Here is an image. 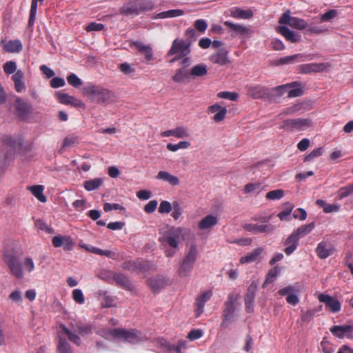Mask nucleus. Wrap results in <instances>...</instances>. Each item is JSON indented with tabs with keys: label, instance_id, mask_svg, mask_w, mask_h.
Returning a JSON list of instances; mask_svg holds the SVG:
<instances>
[{
	"label": "nucleus",
	"instance_id": "nucleus-18",
	"mask_svg": "<svg viewBox=\"0 0 353 353\" xmlns=\"http://www.w3.org/2000/svg\"><path fill=\"white\" fill-rule=\"evenodd\" d=\"M248 94L254 99H260L268 94V90L261 85H254L247 87Z\"/></svg>",
	"mask_w": 353,
	"mask_h": 353
},
{
	"label": "nucleus",
	"instance_id": "nucleus-10",
	"mask_svg": "<svg viewBox=\"0 0 353 353\" xmlns=\"http://www.w3.org/2000/svg\"><path fill=\"white\" fill-rule=\"evenodd\" d=\"M14 108V114L21 119L27 118L31 111V106L19 97L16 99Z\"/></svg>",
	"mask_w": 353,
	"mask_h": 353
},
{
	"label": "nucleus",
	"instance_id": "nucleus-59",
	"mask_svg": "<svg viewBox=\"0 0 353 353\" xmlns=\"http://www.w3.org/2000/svg\"><path fill=\"white\" fill-rule=\"evenodd\" d=\"M243 228L248 232L254 234L261 233V225L246 223L243 225Z\"/></svg>",
	"mask_w": 353,
	"mask_h": 353
},
{
	"label": "nucleus",
	"instance_id": "nucleus-13",
	"mask_svg": "<svg viewBox=\"0 0 353 353\" xmlns=\"http://www.w3.org/2000/svg\"><path fill=\"white\" fill-rule=\"evenodd\" d=\"M209 59L213 63L218 64L221 66L225 65L230 63L228 51L224 48L220 49L216 52L212 54Z\"/></svg>",
	"mask_w": 353,
	"mask_h": 353
},
{
	"label": "nucleus",
	"instance_id": "nucleus-1",
	"mask_svg": "<svg viewBox=\"0 0 353 353\" xmlns=\"http://www.w3.org/2000/svg\"><path fill=\"white\" fill-rule=\"evenodd\" d=\"M191 234L188 228L184 227H172L159 237V241L165 247L170 248L165 251V255L168 258L173 257L176 252L181 249V244L186 237Z\"/></svg>",
	"mask_w": 353,
	"mask_h": 353
},
{
	"label": "nucleus",
	"instance_id": "nucleus-7",
	"mask_svg": "<svg viewBox=\"0 0 353 353\" xmlns=\"http://www.w3.org/2000/svg\"><path fill=\"white\" fill-rule=\"evenodd\" d=\"M312 125V121L309 119H287L283 121L280 128L288 131H302Z\"/></svg>",
	"mask_w": 353,
	"mask_h": 353
},
{
	"label": "nucleus",
	"instance_id": "nucleus-37",
	"mask_svg": "<svg viewBox=\"0 0 353 353\" xmlns=\"http://www.w3.org/2000/svg\"><path fill=\"white\" fill-rule=\"evenodd\" d=\"M103 182V180L101 178H94L84 181L83 187L88 191H92L98 189L102 185Z\"/></svg>",
	"mask_w": 353,
	"mask_h": 353
},
{
	"label": "nucleus",
	"instance_id": "nucleus-29",
	"mask_svg": "<svg viewBox=\"0 0 353 353\" xmlns=\"http://www.w3.org/2000/svg\"><path fill=\"white\" fill-rule=\"evenodd\" d=\"M184 14V12L181 9H174L168 11L161 12L154 15L153 19H165L180 17Z\"/></svg>",
	"mask_w": 353,
	"mask_h": 353
},
{
	"label": "nucleus",
	"instance_id": "nucleus-39",
	"mask_svg": "<svg viewBox=\"0 0 353 353\" xmlns=\"http://www.w3.org/2000/svg\"><path fill=\"white\" fill-rule=\"evenodd\" d=\"M190 77V72L184 68L179 69L176 71L172 79L176 83H183Z\"/></svg>",
	"mask_w": 353,
	"mask_h": 353
},
{
	"label": "nucleus",
	"instance_id": "nucleus-23",
	"mask_svg": "<svg viewBox=\"0 0 353 353\" xmlns=\"http://www.w3.org/2000/svg\"><path fill=\"white\" fill-rule=\"evenodd\" d=\"M24 74L19 70L12 76V79L14 84L15 90L19 92H23L26 90V84L23 81Z\"/></svg>",
	"mask_w": 353,
	"mask_h": 353
},
{
	"label": "nucleus",
	"instance_id": "nucleus-2",
	"mask_svg": "<svg viewBox=\"0 0 353 353\" xmlns=\"http://www.w3.org/2000/svg\"><path fill=\"white\" fill-rule=\"evenodd\" d=\"M199 251L197 245L192 243L187 245L184 254L181 258L176 270L181 279L189 277L198 259Z\"/></svg>",
	"mask_w": 353,
	"mask_h": 353
},
{
	"label": "nucleus",
	"instance_id": "nucleus-20",
	"mask_svg": "<svg viewBox=\"0 0 353 353\" xmlns=\"http://www.w3.org/2000/svg\"><path fill=\"white\" fill-rule=\"evenodd\" d=\"M352 330L353 327L349 325H334L330 328V331L332 333V334L339 339H343L347 336V334H351Z\"/></svg>",
	"mask_w": 353,
	"mask_h": 353
},
{
	"label": "nucleus",
	"instance_id": "nucleus-45",
	"mask_svg": "<svg viewBox=\"0 0 353 353\" xmlns=\"http://www.w3.org/2000/svg\"><path fill=\"white\" fill-rule=\"evenodd\" d=\"M61 327L62 328V330L65 332V334L68 336V337L70 341L73 342L74 343L77 344V345H80L81 339L78 335L72 332L65 325H61Z\"/></svg>",
	"mask_w": 353,
	"mask_h": 353
},
{
	"label": "nucleus",
	"instance_id": "nucleus-57",
	"mask_svg": "<svg viewBox=\"0 0 353 353\" xmlns=\"http://www.w3.org/2000/svg\"><path fill=\"white\" fill-rule=\"evenodd\" d=\"M322 154V148H319L312 150L310 154L305 157V161H312L315 158L320 157Z\"/></svg>",
	"mask_w": 353,
	"mask_h": 353
},
{
	"label": "nucleus",
	"instance_id": "nucleus-53",
	"mask_svg": "<svg viewBox=\"0 0 353 353\" xmlns=\"http://www.w3.org/2000/svg\"><path fill=\"white\" fill-rule=\"evenodd\" d=\"M6 74H11L15 73L17 70V64L14 61H7L3 66Z\"/></svg>",
	"mask_w": 353,
	"mask_h": 353
},
{
	"label": "nucleus",
	"instance_id": "nucleus-14",
	"mask_svg": "<svg viewBox=\"0 0 353 353\" xmlns=\"http://www.w3.org/2000/svg\"><path fill=\"white\" fill-rule=\"evenodd\" d=\"M212 295V292L210 290H207L201 292V294L198 296L195 301V311L196 316H199L203 313L205 304L208 300H210Z\"/></svg>",
	"mask_w": 353,
	"mask_h": 353
},
{
	"label": "nucleus",
	"instance_id": "nucleus-4",
	"mask_svg": "<svg viewBox=\"0 0 353 353\" xmlns=\"http://www.w3.org/2000/svg\"><path fill=\"white\" fill-rule=\"evenodd\" d=\"M83 94L92 101L97 103H104L111 99L113 94L110 90L95 85L83 88Z\"/></svg>",
	"mask_w": 353,
	"mask_h": 353
},
{
	"label": "nucleus",
	"instance_id": "nucleus-60",
	"mask_svg": "<svg viewBox=\"0 0 353 353\" xmlns=\"http://www.w3.org/2000/svg\"><path fill=\"white\" fill-rule=\"evenodd\" d=\"M104 26L102 23H97L95 22L90 23L85 28L87 32H92V31H101L103 30Z\"/></svg>",
	"mask_w": 353,
	"mask_h": 353
},
{
	"label": "nucleus",
	"instance_id": "nucleus-51",
	"mask_svg": "<svg viewBox=\"0 0 353 353\" xmlns=\"http://www.w3.org/2000/svg\"><path fill=\"white\" fill-rule=\"evenodd\" d=\"M292 85L293 84H291V88H289L288 97L289 98H294V97H300V96L303 95V89L299 85L294 86L292 88Z\"/></svg>",
	"mask_w": 353,
	"mask_h": 353
},
{
	"label": "nucleus",
	"instance_id": "nucleus-44",
	"mask_svg": "<svg viewBox=\"0 0 353 353\" xmlns=\"http://www.w3.org/2000/svg\"><path fill=\"white\" fill-rule=\"evenodd\" d=\"M35 227L48 234L54 233V230L50 228L46 222L41 219H37L34 222Z\"/></svg>",
	"mask_w": 353,
	"mask_h": 353
},
{
	"label": "nucleus",
	"instance_id": "nucleus-58",
	"mask_svg": "<svg viewBox=\"0 0 353 353\" xmlns=\"http://www.w3.org/2000/svg\"><path fill=\"white\" fill-rule=\"evenodd\" d=\"M280 269L279 267H274L269 272L266 278L265 283H270L274 281L277 275L279 274Z\"/></svg>",
	"mask_w": 353,
	"mask_h": 353
},
{
	"label": "nucleus",
	"instance_id": "nucleus-50",
	"mask_svg": "<svg viewBox=\"0 0 353 353\" xmlns=\"http://www.w3.org/2000/svg\"><path fill=\"white\" fill-rule=\"evenodd\" d=\"M67 81L70 85L74 88H79L83 83L81 79L74 73H72L71 74L68 76Z\"/></svg>",
	"mask_w": 353,
	"mask_h": 353
},
{
	"label": "nucleus",
	"instance_id": "nucleus-33",
	"mask_svg": "<svg viewBox=\"0 0 353 353\" xmlns=\"http://www.w3.org/2000/svg\"><path fill=\"white\" fill-rule=\"evenodd\" d=\"M22 43L19 40L9 41L3 46L5 51L12 53H18L22 50Z\"/></svg>",
	"mask_w": 353,
	"mask_h": 353
},
{
	"label": "nucleus",
	"instance_id": "nucleus-19",
	"mask_svg": "<svg viewBox=\"0 0 353 353\" xmlns=\"http://www.w3.org/2000/svg\"><path fill=\"white\" fill-rule=\"evenodd\" d=\"M209 112L214 113L213 119L215 122H220L223 121L226 115L227 109L225 107H222L218 103H215L208 108Z\"/></svg>",
	"mask_w": 353,
	"mask_h": 353
},
{
	"label": "nucleus",
	"instance_id": "nucleus-35",
	"mask_svg": "<svg viewBox=\"0 0 353 353\" xmlns=\"http://www.w3.org/2000/svg\"><path fill=\"white\" fill-rule=\"evenodd\" d=\"M208 73L207 66L204 64H198L191 68L190 75L194 78L205 76Z\"/></svg>",
	"mask_w": 353,
	"mask_h": 353
},
{
	"label": "nucleus",
	"instance_id": "nucleus-42",
	"mask_svg": "<svg viewBox=\"0 0 353 353\" xmlns=\"http://www.w3.org/2000/svg\"><path fill=\"white\" fill-rule=\"evenodd\" d=\"M285 208L281 212L278 214V217L280 219L281 221H290V216L292 213L293 205L290 204V203H286L285 204Z\"/></svg>",
	"mask_w": 353,
	"mask_h": 353
},
{
	"label": "nucleus",
	"instance_id": "nucleus-48",
	"mask_svg": "<svg viewBox=\"0 0 353 353\" xmlns=\"http://www.w3.org/2000/svg\"><path fill=\"white\" fill-rule=\"evenodd\" d=\"M256 290V284L254 282H252L248 289V292L245 295V301H254Z\"/></svg>",
	"mask_w": 353,
	"mask_h": 353
},
{
	"label": "nucleus",
	"instance_id": "nucleus-8",
	"mask_svg": "<svg viewBox=\"0 0 353 353\" xmlns=\"http://www.w3.org/2000/svg\"><path fill=\"white\" fill-rule=\"evenodd\" d=\"M5 262L13 276L17 279L23 278V271L21 263L15 256L11 254L5 256Z\"/></svg>",
	"mask_w": 353,
	"mask_h": 353
},
{
	"label": "nucleus",
	"instance_id": "nucleus-28",
	"mask_svg": "<svg viewBox=\"0 0 353 353\" xmlns=\"http://www.w3.org/2000/svg\"><path fill=\"white\" fill-rule=\"evenodd\" d=\"M218 223V219L216 216L210 214L203 217L198 224V228L200 230H206L210 228Z\"/></svg>",
	"mask_w": 353,
	"mask_h": 353
},
{
	"label": "nucleus",
	"instance_id": "nucleus-41",
	"mask_svg": "<svg viewBox=\"0 0 353 353\" xmlns=\"http://www.w3.org/2000/svg\"><path fill=\"white\" fill-rule=\"evenodd\" d=\"M316 254L321 259H325L330 254V250L327 248L326 243L321 242L316 248Z\"/></svg>",
	"mask_w": 353,
	"mask_h": 353
},
{
	"label": "nucleus",
	"instance_id": "nucleus-62",
	"mask_svg": "<svg viewBox=\"0 0 353 353\" xmlns=\"http://www.w3.org/2000/svg\"><path fill=\"white\" fill-rule=\"evenodd\" d=\"M194 27L198 31L203 33L208 28V23L204 19H197L194 22Z\"/></svg>",
	"mask_w": 353,
	"mask_h": 353
},
{
	"label": "nucleus",
	"instance_id": "nucleus-12",
	"mask_svg": "<svg viewBox=\"0 0 353 353\" xmlns=\"http://www.w3.org/2000/svg\"><path fill=\"white\" fill-rule=\"evenodd\" d=\"M318 299L320 302L325 303L333 313H336L341 310V303L330 295L320 294Z\"/></svg>",
	"mask_w": 353,
	"mask_h": 353
},
{
	"label": "nucleus",
	"instance_id": "nucleus-43",
	"mask_svg": "<svg viewBox=\"0 0 353 353\" xmlns=\"http://www.w3.org/2000/svg\"><path fill=\"white\" fill-rule=\"evenodd\" d=\"M285 192L281 189H277L267 192L265 198L269 200H279L284 196Z\"/></svg>",
	"mask_w": 353,
	"mask_h": 353
},
{
	"label": "nucleus",
	"instance_id": "nucleus-22",
	"mask_svg": "<svg viewBox=\"0 0 353 353\" xmlns=\"http://www.w3.org/2000/svg\"><path fill=\"white\" fill-rule=\"evenodd\" d=\"M276 31L281 34L286 40L296 43L300 41L301 36L296 34L294 31L289 29L287 26H279L276 28Z\"/></svg>",
	"mask_w": 353,
	"mask_h": 353
},
{
	"label": "nucleus",
	"instance_id": "nucleus-6",
	"mask_svg": "<svg viewBox=\"0 0 353 353\" xmlns=\"http://www.w3.org/2000/svg\"><path fill=\"white\" fill-rule=\"evenodd\" d=\"M279 23L280 24L288 25L291 28L299 30H306L308 27V23L305 20L299 17H292L290 10H287L281 15L279 18Z\"/></svg>",
	"mask_w": 353,
	"mask_h": 353
},
{
	"label": "nucleus",
	"instance_id": "nucleus-55",
	"mask_svg": "<svg viewBox=\"0 0 353 353\" xmlns=\"http://www.w3.org/2000/svg\"><path fill=\"white\" fill-rule=\"evenodd\" d=\"M23 265L24 270L28 273L32 272L35 268L34 263L30 257H26L23 259Z\"/></svg>",
	"mask_w": 353,
	"mask_h": 353
},
{
	"label": "nucleus",
	"instance_id": "nucleus-61",
	"mask_svg": "<svg viewBox=\"0 0 353 353\" xmlns=\"http://www.w3.org/2000/svg\"><path fill=\"white\" fill-rule=\"evenodd\" d=\"M172 210V205L169 201H163L161 202L159 208V212L161 214L163 213H169Z\"/></svg>",
	"mask_w": 353,
	"mask_h": 353
},
{
	"label": "nucleus",
	"instance_id": "nucleus-27",
	"mask_svg": "<svg viewBox=\"0 0 353 353\" xmlns=\"http://www.w3.org/2000/svg\"><path fill=\"white\" fill-rule=\"evenodd\" d=\"M156 179L157 180L166 181L173 186L178 185L180 183V181L176 176L172 175L166 171H159L156 176Z\"/></svg>",
	"mask_w": 353,
	"mask_h": 353
},
{
	"label": "nucleus",
	"instance_id": "nucleus-15",
	"mask_svg": "<svg viewBox=\"0 0 353 353\" xmlns=\"http://www.w3.org/2000/svg\"><path fill=\"white\" fill-rule=\"evenodd\" d=\"M140 8L138 2H130L120 8V13L126 16H137L141 13Z\"/></svg>",
	"mask_w": 353,
	"mask_h": 353
},
{
	"label": "nucleus",
	"instance_id": "nucleus-63",
	"mask_svg": "<svg viewBox=\"0 0 353 353\" xmlns=\"http://www.w3.org/2000/svg\"><path fill=\"white\" fill-rule=\"evenodd\" d=\"M158 205V201L156 200H152L149 201L144 207V210L148 214L154 212Z\"/></svg>",
	"mask_w": 353,
	"mask_h": 353
},
{
	"label": "nucleus",
	"instance_id": "nucleus-21",
	"mask_svg": "<svg viewBox=\"0 0 353 353\" xmlns=\"http://www.w3.org/2000/svg\"><path fill=\"white\" fill-rule=\"evenodd\" d=\"M299 239L294 233H292L284 243L285 246L284 250L285 253L287 255L292 254L296 250L299 245Z\"/></svg>",
	"mask_w": 353,
	"mask_h": 353
},
{
	"label": "nucleus",
	"instance_id": "nucleus-32",
	"mask_svg": "<svg viewBox=\"0 0 353 353\" xmlns=\"http://www.w3.org/2000/svg\"><path fill=\"white\" fill-rule=\"evenodd\" d=\"M28 190L40 201L45 203L46 197L43 194L44 188L41 185H36L28 187Z\"/></svg>",
	"mask_w": 353,
	"mask_h": 353
},
{
	"label": "nucleus",
	"instance_id": "nucleus-16",
	"mask_svg": "<svg viewBox=\"0 0 353 353\" xmlns=\"http://www.w3.org/2000/svg\"><path fill=\"white\" fill-rule=\"evenodd\" d=\"M230 16L234 19H250L253 17L251 9L243 10L239 7H234L230 10Z\"/></svg>",
	"mask_w": 353,
	"mask_h": 353
},
{
	"label": "nucleus",
	"instance_id": "nucleus-24",
	"mask_svg": "<svg viewBox=\"0 0 353 353\" xmlns=\"http://www.w3.org/2000/svg\"><path fill=\"white\" fill-rule=\"evenodd\" d=\"M235 308L233 303L228 300L225 303V309L223 312V320L221 323V327H225L228 325L234 316Z\"/></svg>",
	"mask_w": 353,
	"mask_h": 353
},
{
	"label": "nucleus",
	"instance_id": "nucleus-36",
	"mask_svg": "<svg viewBox=\"0 0 353 353\" xmlns=\"http://www.w3.org/2000/svg\"><path fill=\"white\" fill-rule=\"evenodd\" d=\"M190 131L187 126L179 125L173 128V137L177 139H186L190 137Z\"/></svg>",
	"mask_w": 353,
	"mask_h": 353
},
{
	"label": "nucleus",
	"instance_id": "nucleus-49",
	"mask_svg": "<svg viewBox=\"0 0 353 353\" xmlns=\"http://www.w3.org/2000/svg\"><path fill=\"white\" fill-rule=\"evenodd\" d=\"M321 349L324 353H332L334 350V346L326 337L321 342Z\"/></svg>",
	"mask_w": 353,
	"mask_h": 353
},
{
	"label": "nucleus",
	"instance_id": "nucleus-30",
	"mask_svg": "<svg viewBox=\"0 0 353 353\" xmlns=\"http://www.w3.org/2000/svg\"><path fill=\"white\" fill-rule=\"evenodd\" d=\"M315 224L314 222L308 224L303 225L293 231L294 233L299 239L307 234H310L314 228Z\"/></svg>",
	"mask_w": 353,
	"mask_h": 353
},
{
	"label": "nucleus",
	"instance_id": "nucleus-34",
	"mask_svg": "<svg viewBox=\"0 0 353 353\" xmlns=\"http://www.w3.org/2000/svg\"><path fill=\"white\" fill-rule=\"evenodd\" d=\"M122 268L124 270L130 271V272H136V271H141L144 265L142 262L139 261H125L122 264Z\"/></svg>",
	"mask_w": 353,
	"mask_h": 353
},
{
	"label": "nucleus",
	"instance_id": "nucleus-46",
	"mask_svg": "<svg viewBox=\"0 0 353 353\" xmlns=\"http://www.w3.org/2000/svg\"><path fill=\"white\" fill-rule=\"evenodd\" d=\"M353 194V187L351 184L341 188L338 191V196L340 199H343Z\"/></svg>",
	"mask_w": 353,
	"mask_h": 353
},
{
	"label": "nucleus",
	"instance_id": "nucleus-9",
	"mask_svg": "<svg viewBox=\"0 0 353 353\" xmlns=\"http://www.w3.org/2000/svg\"><path fill=\"white\" fill-rule=\"evenodd\" d=\"M330 67V63L327 62L310 63L301 65L299 69L302 73L307 74L312 72H322L327 70Z\"/></svg>",
	"mask_w": 353,
	"mask_h": 353
},
{
	"label": "nucleus",
	"instance_id": "nucleus-54",
	"mask_svg": "<svg viewBox=\"0 0 353 353\" xmlns=\"http://www.w3.org/2000/svg\"><path fill=\"white\" fill-rule=\"evenodd\" d=\"M303 57V56L301 54H294V55H291V56H288V57H282L277 61V64L284 65V64H287L289 63H292L294 61H295L296 59H298L299 57Z\"/></svg>",
	"mask_w": 353,
	"mask_h": 353
},
{
	"label": "nucleus",
	"instance_id": "nucleus-5",
	"mask_svg": "<svg viewBox=\"0 0 353 353\" xmlns=\"http://www.w3.org/2000/svg\"><path fill=\"white\" fill-rule=\"evenodd\" d=\"M189 44L182 39H175L168 53V56L175 55L170 62H174L190 53Z\"/></svg>",
	"mask_w": 353,
	"mask_h": 353
},
{
	"label": "nucleus",
	"instance_id": "nucleus-31",
	"mask_svg": "<svg viewBox=\"0 0 353 353\" xmlns=\"http://www.w3.org/2000/svg\"><path fill=\"white\" fill-rule=\"evenodd\" d=\"M148 284L153 291H158L163 288L165 285V281L161 276L150 278L148 280Z\"/></svg>",
	"mask_w": 353,
	"mask_h": 353
},
{
	"label": "nucleus",
	"instance_id": "nucleus-64",
	"mask_svg": "<svg viewBox=\"0 0 353 353\" xmlns=\"http://www.w3.org/2000/svg\"><path fill=\"white\" fill-rule=\"evenodd\" d=\"M65 84V81L63 78L61 77H54L50 81V86L53 88H58L64 86Z\"/></svg>",
	"mask_w": 353,
	"mask_h": 353
},
{
	"label": "nucleus",
	"instance_id": "nucleus-26",
	"mask_svg": "<svg viewBox=\"0 0 353 353\" xmlns=\"http://www.w3.org/2000/svg\"><path fill=\"white\" fill-rule=\"evenodd\" d=\"M132 44L136 47L140 53L144 55L147 61H151L154 59L152 48L150 45H145L143 43L139 41L133 42Z\"/></svg>",
	"mask_w": 353,
	"mask_h": 353
},
{
	"label": "nucleus",
	"instance_id": "nucleus-47",
	"mask_svg": "<svg viewBox=\"0 0 353 353\" xmlns=\"http://www.w3.org/2000/svg\"><path fill=\"white\" fill-rule=\"evenodd\" d=\"M217 97L220 99H228L232 101H235L238 99L239 94L234 92H220L217 94Z\"/></svg>",
	"mask_w": 353,
	"mask_h": 353
},
{
	"label": "nucleus",
	"instance_id": "nucleus-52",
	"mask_svg": "<svg viewBox=\"0 0 353 353\" xmlns=\"http://www.w3.org/2000/svg\"><path fill=\"white\" fill-rule=\"evenodd\" d=\"M58 350L59 353H72L69 343L61 338L59 339Z\"/></svg>",
	"mask_w": 353,
	"mask_h": 353
},
{
	"label": "nucleus",
	"instance_id": "nucleus-11",
	"mask_svg": "<svg viewBox=\"0 0 353 353\" xmlns=\"http://www.w3.org/2000/svg\"><path fill=\"white\" fill-rule=\"evenodd\" d=\"M59 101L64 105H70L74 108H85V103L80 99L66 93L58 92L56 94Z\"/></svg>",
	"mask_w": 353,
	"mask_h": 353
},
{
	"label": "nucleus",
	"instance_id": "nucleus-56",
	"mask_svg": "<svg viewBox=\"0 0 353 353\" xmlns=\"http://www.w3.org/2000/svg\"><path fill=\"white\" fill-rule=\"evenodd\" d=\"M72 298L74 301L79 304H83L85 302L83 294L80 289H75L73 290Z\"/></svg>",
	"mask_w": 353,
	"mask_h": 353
},
{
	"label": "nucleus",
	"instance_id": "nucleus-25",
	"mask_svg": "<svg viewBox=\"0 0 353 353\" xmlns=\"http://www.w3.org/2000/svg\"><path fill=\"white\" fill-rule=\"evenodd\" d=\"M262 252L263 249L261 248H256L251 252L248 253L245 256L241 257L239 262L241 264L253 263L259 259Z\"/></svg>",
	"mask_w": 353,
	"mask_h": 353
},
{
	"label": "nucleus",
	"instance_id": "nucleus-3",
	"mask_svg": "<svg viewBox=\"0 0 353 353\" xmlns=\"http://www.w3.org/2000/svg\"><path fill=\"white\" fill-rule=\"evenodd\" d=\"M98 334L108 340L114 339L119 341L137 343L143 339L142 334L137 330H127L123 328L102 329Z\"/></svg>",
	"mask_w": 353,
	"mask_h": 353
},
{
	"label": "nucleus",
	"instance_id": "nucleus-38",
	"mask_svg": "<svg viewBox=\"0 0 353 353\" xmlns=\"http://www.w3.org/2000/svg\"><path fill=\"white\" fill-rule=\"evenodd\" d=\"M112 276L118 284L128 290L131 289V283L125 275L120 273H112Z\"/></svg>",
	"mask_w": 353,
	"mask_h": 353
},
{
	"label": "nucleus",
	"instance_id": "nucleus-17",
	"mask_svg": "<svg viewBox=\"0 0 353 353\" xmlns=\"http://www.w3.org/2000/svg\"><path fill=\"white\" fill-rule=\"evenodd\" d=\"M224 25L228 27L230 31L232 32V37H236L238 35H245L249 32V29L243 25L234 23L229 21L224 22Z\"/></svg>",
	"mask_w": 353,
	"mask_h": 353
},
{
	"label": "nucleus",
	"instance_id": "nucleus-40",
	"mask_svg": "<svg viewBox=\"0 0 353 353\" xmlns=\"http://www.w3.org/2000/svg\"><path fill=\"white\" fill-rule=\"evenodd\" d=\"M191 146V143L188 141H181L177 143L167 144V149L170 152H176L180 149H188Z\"/></svg>",
	"mask_w": 353,
	"mask_h": 353
}]
</instances>
